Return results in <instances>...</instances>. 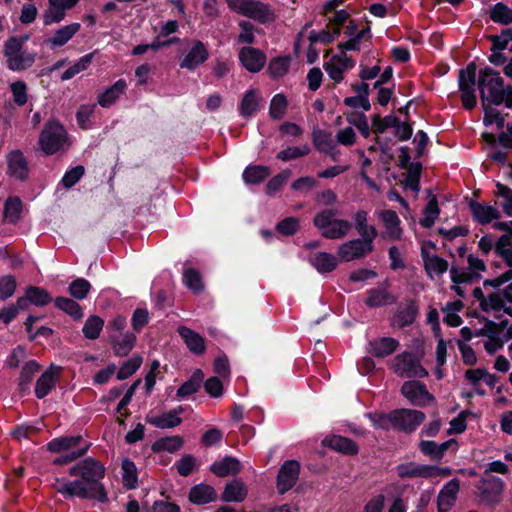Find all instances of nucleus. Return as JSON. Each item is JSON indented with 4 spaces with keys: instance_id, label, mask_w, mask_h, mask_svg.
<instances>
[{
    "instance_id": "nucleus-1",
    "label": "nucleus",
    "mask_w": 512,
    "mask_h": 512,
    "mask_svg": "<svg viewBox=\"0 0 512 512\" xmlns=\"http://www.w3.org/2000/svg\"><path fill=\"white\" fill-rule=\"evenodd\" d=\"M69 475L79 478L72 481L57 479L56 482V490L65 498L78 497L107 502V493L101 483L105 468L99 461L91 457L85 458L69 469Z\"/></svg>"
},
{
    "instance_id": "nucleus-2",
    "label": "nucleus",
    "mask_w": 512,
    "mask_h": 512,
    "mask_svg": "<svg viewBox=\"0 0 512 512\" xmlns=\"http://www.w3.org/2000/svg\"><path fill=\"white\" fill-rule=\"evenodd\" d=\"M478 89L482 104L499 106L504 103L507 108H512V87L505 88L503 78L494 69L486 67L480 70Z\"/></svg>"
},
{
    "instance_id": "nucleus-3",
    "label": "nucleus",
    "mask_w": 512,
    "mask_h": 512,
    "mask_svg": "<svg viewBox=\"0 0 512 512\" xmlns=\"http://www.w3.org/2000/svg\"><path fill=\"white\" fill-rule=\"evenodd\" d=\"M228 7L237 14L261 24L273 22L275 14L271 6L258 0H226Z\"/></svg>"
},
{
    "instance_id": "nucleus-4",
    "label": "nucleus",
    "mask_w": 512,
    "mask_h": 512,
    "mask_svg": "<svg viewBox=\"0 0 512 512\" xmlns=\"http://www.w3.org/2000/svg\"><path fill=\"white\" fill-rule=\"evenodd\" d=\"M67 142V132L63 125L57 121L47 122L39 137V145L47 155H52L62 150Z\"/></svg>"
},
{
    "instance_id": "nucleus-5",
    "label": "nucleus",
    "mask_w": 512,
    "mask_h": 512,
    "mask_svg": "<svg viewBox=\"0 0 512 512\" xmlns=\"http://www.w3.org/2000/svg\"><path fill=\"white\" fill-rule=\"evenodd\" d=\"M391 368L395 374L405 378H424L428 375L419 359L411 352H403L395 356Z\"/></svg>"
},
{
    "instance_id": "nucleus-6",
    "label": "nucleus",
    "mask_w": 512,
    "mask_h": 512,
    "mask_svg": "<svg viewBox=\"0 0 512 512\" xmlns=\"http://www.w3.org/2000/svg\"><path fill=\"white\" fill-rule=\"evenodd\" d=\"M459 90L461 91V100L467 110L476 106L477 99L475 94L476 85V65L469 63L465 69L459 71Z\"/></svg>"
},
{
    "instance_id": "nucleus-7",
    "label": "nucleus",
    "mask_w": 512,
    "mask_h": 512,
    "mask_svg": "<svg viewBox=\"0 0 512 512\" xmlns=\"http://www.w3.org/2000/svg\"><path fill=\"white\" fill-rule=\"evenodd\" d=\"M425 418V414L419 410H393L394 429L397 431L412 433L424 422Z\"/></svg>"
},
{
    "instance_id": "nucleus-8",
    "label": "nucleus",
    "mask_w": 512,
    "mask_h": 512,
    "mask_svg": "<svg viewBox=\"0 0 512 512\" xmlns=\"http://www.w3.org/2000/svg\"><path fill=\"white\" fill-rule=\"evenodd\" d=\"M377 216L384 228L381 237L388 241H400L403 238L404 230L398 214L390 209L380 210Z\"/></svg>"
},
{
    "instance_id": "nucleus-9",
    "label": "nucleus",
    "mask_w": 512,
    "mask_h": 512,
    "mask_svg": "<svg viewBox=\"0 0 512 512\" xmlns=\"http://www.w3.org/2000/svg\"><path fill=\"white\" fill-rule=\"evenodd\" d=\"M402 394L415 406H426L434 402V396L429 393L424 383L411 380L406 381L401 387Z\"/></svg>"
},
{
    "instance_id": "nucleus-10",
    "label": "nucleus",
    "mask_w": 512,
    "mask_h": 512,
    "mask_svg": "<svg viewBox=\"0 0 512 512\" xmlns=\"http://www.w3.org/2000/svg\"><path fill=\"white\" fill-rule=\"evenodd\" d=\"M300 464L296 460H287L280 467L277 476V489L280 494L289 491L297 482Z\"/></svg>"
},
{
    "instance_id": "nucleus-11",
    "label": "nucleus",
    "mask_w": 512,
    "mask_h": 512,
    "mask_svg": "<svg viewBox=\"0 0 512 512\" xmlns=\"http://www.w3.org/2000/svg\"><path fill=\"white\" fill-rule=\"evenodd\" d=\"M208 58L209 52L206 45L200 40H195L180 61L179 66L193 71L203 65Z\"/></svg>"
},
{
    "instance_id": "nucleus-12",
    "label": "nucleus",
    "mask_w": 512,
    "mask_h": 512,
    "mask_svg": "<svg viewBox=\"0 0 512 512\" xmlns=\"http://www.w3.org/2000/svg\"><path fill=\"white\" fill-rule=\"evenodd\" d=\"M238 58L241 65L250 73L261 71L267 60L263 51L251 46L241 48L238 53Z\"/></svg>"
},
{
    "instance_id": "nucleus-13",
    "label": "nucleus",
    "mask_w": 512,
    "mask_h": 512,
    "mask_svg": "<svg viewBox=\"0 0 512 512\" xmlns=\"http://www.w3.org/2000/svg\"><path fill=\"white\" fill-rule=\"evenodd\" d=\"M373 243L358 238L343 243L338 250V255L343 261H351L361 258L373 250Z\"/></svg>"
},
{
    "instance_id": "nucleus-14",
    "label": "nucleus",
    "mask_w": 512,
    "mask_h": 512,
    "mask_svg": "<svg viewBox=\"0 0 512 512\" xmlns=\"http://www.w3.org/2000/svg\"><path fill=\"white\" fill-rule=\"evenodd\" d=\"M504 487V481L498 477L482 479L477 486L481 499L488 504H494L500 500Z\"/></svg>"
},
{
    "instance_id": "nucleus-15",
    "label": "nucleus",
    "mask_w": 512,
    "mask_h": 512,
    "mask_svg": "<svg viewBox=\"0 0 512 512\" xmlns=\"http://www.w3.org/2000/svg\"><path fill=\"white\" fill-rule=\"evenodd\" d=\"M61 373V367L51 364L38 378L35 386V395L38 399L46 397L55 388Z\"/></svg>"
},
{
    "instance_id": "nucleus-16",
    "label": "nucleus",
    "mask_w": 512,
    "mask_h": 512,
    "mask_svg": "<svg viewBox=\"0 0 512 512\" xmlns=\"http://www.w3.org/2000/svg\"><path fill=\"white\" fill-rule=\"evenodd\" d=\"M421 257L425 272L431 280L443 276L449 268L447 260L436 254H430L424 247L421 248Z\"/></svg>"
},
{
    "instance_id": "nucleus-17",
    "label": "nucleus",
    "mask_w": 512,
    "mask_h": 512,
    "mask_svg": "<svg viewBox=\"0 0 512 512\" xmlns=\"http://www.w3.org/2000/svg\"><path fill=\"white\" fill-rule=\"evenodd\" d=\"M469 208L473 219L481 225L489 224L501 217V212L496 207L487 203L470 200Z\"/></svg>"
},
{
    "instance_id": "nucleus-18",
    "label": "nucleus",
    "mask_w": 512,
    "mask_h": 512,
    "mask_svg": "<svg viewBox=\"0 0 512 512\" xmlns=\"http://www.w3.org/2000/svg\"><path fill=\"white\" fill-rule=\"evenodd\" d=\"M460 489V481L457 478L450 480L440 490L437 497L438 512H448L455 504Z\"/></svg>"
},
{
    "instance_id": "nucleus-19",
    "label": "nucleus",
    "mask_w": 512,
    "mask_h": 512,
    "mask_svg": "<svg viewBox=\"0 0 512 512\" xmlns=\"http://www.w3.org/2000/svg\"><path fill=\"white\" fill-rule=\"evenodd\" d=\"M399 341L392 337H381L367 344V352L377 358H385L393 354L399 347Z\"/></svg>"
},
{
    "instance_id": "nucleus-20",
    "label": "nucleus",
    "mask_w": 512,
    "mask_h": 512,
    "mask_svg": "<svg viewBox=\"0 0 512 512\" xmlns=\"http://www.w3.org/2000/svg\"><path fill=\"white\" fill-rule=\"evenodd\" d=\"M184 412V408L179 406L167 412H164L161 415L157 416H147L146 421L159 429H169L174 428L181 424L182 419L180 418V414Z\"/></svg>"
},
{
    "instance_id": "nucleus-21",
    "label": "nucleus",
    "mask_w": 512,
    "mask_h": 512,
    "mask_svg": "<svg viewBox=\"0 0 512 512\" xmlns=\"http://www.w3.org/2000/svg\"><path fill=\"white\" fill-rule=\"evenodd\" d=\"M109 342L112 346L113 353L118 357H124L134 348L136 335L132 332H126L123 335L111 333Z\"/></svg>"
},
{
    "instance_id": "nucleus-22",
    "label": "nucleus",
    "mask_w": 512,
    "mask_h": 512,
    "mask_svg": "<svg viewBox=\"0 0 512 512\" xmlns=\"http://www.w3.org/2000/svg\"><path fill=\"white\" fill-rule=\"evenodd\" d=\"M397 474L401 478H430L435 475V469L434 466L409 462L398 465Z\"/></svg>"
},
{
    "instance_id": "nucleus-23",
    "label": "nucleus",
    "mask_w": 512,
    "mask_h": 512,
    "mask_svg": "<svg viewBox=\"0 0 512 512\" xmlns=\"http://www.w3.org/2000/svg\"><path fill=\"white\" fill-rule=\"evenodd\" d=\"M8 172L18 180H25L28 177V163L20 150H14L7 157Z\"/></svg>"
},
{
    "instance_id": "nucleus-24",
    "label": "nucleus",
    "mask_w": 512,
    "mask_h": 512,
    "mask_svg": "<svg viewBox=\"0 0 512 512\" xmlns=\"http://www.w3.org/2000/svg\"><path fill=\"white\" fill-rule=\"evenodd\" d=\"M177 332L190 352L196 355H201L205 352V340L199 333L186 326H179Z\"/></svg>"
},
{
    "instance_id": "nucleus-25",
    "label": "nucleus",
    "mask_w": 512,
    "mask_h": 512,
    "mask_svg": "<svg viewBox=\"0 0 512 512\" xmlns=\"http://www.w3.org/2000/svg\"><path fill=\"white\" fill-rule=\"evenodd\" d=\"M456 444L455 439H449L442 443H436L434 441L422 440L419 443V450L425 456H428L431 460L440 461L445 452L452 446Z\"/></svg>"
},
{
    "instance_id": "nucleus-26",
    "label": "nucleus",
    "mask_w": 512,
    "mask_h": 512,
    "mask_svg": "<svg viewBox=\"0 0 512 512\" xmlns=\"http://www.w3.org/2000/svg\"><path fill=\"white\" fill-rule=\"evenodd\" d=\"M323 444L337 452L346 455H355L358 453L357 444L350 438L340 435L328 436L323 440Z\"/></svg>"
},
{
    "instance_id": "nucleus-27",
    "label": "nucleus",
    "mask_w": 512,
    "mask_h": 512,
    "mask_svg": "<svg viewBox=\"0 0 512 512\" xmlns=\"http://www.w3.org/2000/svg\"><path fill=\"white\" fill-rule=\"evenodd\" d=\"M367 218L368 214L366 211H357L354 215V225L361 239L373 243L378 235V231L374 226L368 225Z\"/></svg>"
},
{
    "instance_id": "nucleus-28",
    "label": "nucleus",
    "mask_w": 512,
    "mask_h": 512,
    "mask_svg": "<svg viewBox=\"0 0 512 512\" xmlns=\"http://www.w3.org/2000/svg\"><path fill=\"white\" fill-rule=\"evenodd\" d=\"M366 294L365 304L370 308L391 305L396 302V298L384 288H372L367 290Z\"/></svg>"
},
{
    "instance_id": "nucleus-29",
    "label": "nucleus",
    "mask_w": 512,
    "mask_h": 512,
    "mask_svg": "<svg viewBox=\"0 0 512 512\" xmlns=\"http://www.w3.org/2000/svg\"><path fill=\"white\" fill-rule=\"evenodd\" d=\"M260 109V97L256 90H247L240 102L239 113L244 118L254 116Z\"/></svg>"
},
{
    "instance_id": "nucleus-30",
    "label": "nucleus",
    "mask_w": 512,
    "mask_h": 512,
    "mask_svg": "<svg viewBox=\"0 0 512 512\" xmlns=\"http://www.w3.org/2000/svg\"><path fill=\"white\" fill-rule=\"evenodd\" d=\"M127 83L124 79L117 80L111 87L107 88L98 96V103L103 108L113 105L116 100L124 93Z\"/></svg>"
},
{
    "instance_id": "nucleus-31",
    "label": "nucleus",
    "mask_w": 512,
    "mask_h": 512,
    "mask_svg": "<svg viewBox=\"0 0 512 512\" xmlns=\"http://www.w3.org/2000/svg\"><path fill=\"white\" fill-rule=\"evenodd\" d=\"M82 441V436H64L51 440L47 444V449L53 453L70 452L77 450L79 443Z\"/></svg>"
},
{
    "instance_id": "nucleus-32",
    "label": "nucleus",
    "mask_w": 512,
    "mask_h": 512,
    "mask_svg": "<svg viewBox=\"0 0 512 512\" xmlns=\"http://www.w3.org/2000/svg\"><path fill=\"white\" fill-rule=\"evenodd\" d=\"M309 263L319 273L332 272L337 267V259L334 255L326 252H317L309 257Z\"/></svg>"
},
{
    "instance_id": "nucleus-33",
    "label": "nucleus",
    "mask_w": 512,
    "mask_h": 512,
    "mask_svg": "<svg viewBox=\"0 0 512 512\" xmlns=\"http://www.w3.org/2000/svg\"><path fill=\"white\" fill-rule=\"evenodd\" d=\"M81 24L78 22L59 28L54 35L48 40L51 47H61L68 43L74 35L80 30Z\"/></svg>"
},
{
    "instance_id": "nucleus-34",
    "label": "nucleus",
    "mask_w": 512,
    "mask_h": 512,
    "mask_svg": "<svg viewBox=\"0 0 512 512\" xmlns=\"http://www.w3.org/2000/svg\"><path fill=\"white\" fill-rule=\"evenodd\" d=\"M216 497L214 488L206 484L196 485L189 492V500L195 504H207L214 501Z\"/></svg>"
},
{
    "instance_id": "nucleus-35",
    "label": "nucleus",
    "mask_w": 512,
    "mask_h": 512,
    "mask_svg": "<svg viewBox=\"0 0 512 512\" xmlns=\"http://www.w3.org/2000/svg\"><path fill=\"white\" fill-rule=\"evenodd\" d=\"M240 469L241 464L239 460L234 457H225L221 461L214 462L211 466V471L219 477L236 474Z\"/></svg>"
},
{
    "instance_id": "nucleus-36",
    "label": "nucleus",
    "mask_w": 512,
    "mask_h": 512,
    "mask_svg": "<svg viewBox=\"0 0 512 512\" xmlns=\"http://www.w3.org/2000/svg\"><path fill=\"white\" fill-rule=\"evenodd\" d=\"M497 255L505 260L507 266L510 267V269L494 279L486 280L484 282L485 286L489 285L494 288H499L506 282L512 280V246L509 249L500 251L497 253Z\"/></svg>"
},
{
    "instance_id": "nucleus-37",
    "label": "nucleus",
    "mask_w": 512,
    "mask_h": 512,
    "mask_svg": "<svg viewBox=\"0 0 512 512\" xmlns=\"http://www.w3.org/2000/svg\"><path fill=\"white\" fill-rule=\"evenodd\" d=\"M247 496V488L243 482L234 480L228 483L223 493L226 502H242Z\"/></svg>"
},
{
    "instance_id": "nucleus-38",
    "label": "nucleus",
    "mask_w": 512,
    "mask_h": 512,
    "mask_svg": "<svg viewBox=\"0 0 512 512\" xmlns=\"http://www.w3.org/2000/svg\"><path fill=\"white\" fill-rule=\"evenodd\" d=\"M203 372L201 370H196L189 380L184 382L177 390L176 396L178 398H186L195 394L203 381Z\"/></svg>"
},
{
    "instance_id": "nucleus-39",
    "label": "nucleus",
    "mask_w": 512,
    "mask_h": 512,
    "mask_svg": "<svg viewBox=\"0 0 512 512\" xmlns=\"http://www.w3.org/2000/svg\"><path fill=\"white\" fill-rule=\"evenodd\" d=\"M271 171L269 167L263 165L248 166L243 172V180L246 184H259L264 181Z\"/></svg>"
},
{
    "instance_id": "nucleus-40",
    "label": "nucleus",
    "mask_w": 512,
    "mask_h": 512,
    "mask_svg": "<svg viewBox=\"0 0 512 512\" xmlns=\"http://www.w3.org/2000/svg\"><path fill=\"white\" fill-rule=\"evenodd\" d=\"M352 225L350 222L344 219H338L333 221L331 225L324 230L323 237L327 239H341L348 235Z\"/></svg>"
},
{
    "instance_id": "nucleus-41",
    "label": "nucleus",
    "mask_w": 512,
    "mask_h": 512,
    "mask_svg": "<svg viewBox=\"0 0 512 512\" xmlns=\"http://www.w3.org/2000/svg\"><path fill=\"white\" fill-rule=\"evenodd\" d=\"M35 62V53L23 51L6 60L7 68L11 71H21L30 68Z\"/></svg>"
},
{
    "instance_id": "nucleus-42",
    "label": "nucleus",
    "mask_w": 512,
    "mask_h": 512,
    "mask_svg": "<svg viewBox=\"0 0 512 512\" xmlns=\"http://www.w3.org/2000/svg\"><path fill=\"white\" fill-rule=\"evenodd\" d=\"M103 327L104 320L97 315H92L86 319L82 332L86 339L95 340L99 337Z\"/></svg>"
},
{
    "instance_id": "nucleus-43",
    "label": "nucleus",
    "mask_w": 512,
    "mask_h": 512,
    "mask_svg": "<svg viewBox=\"0 0 512 512\" xmlns=\"http://www.w3.org/2000/svg\"><path fill=\"white\" fill-rule=\"evenodd\" d=\"M183 445V439L180 436H169L158 439L152 445L154 452L167 451L170 453L176 452Z\"/></svg>"
},
{
    "instance_id": "nucleus-44",
    "label": "nucleus",
    "mask_w": 512,
    "mask_h": 512,
    "mask_svg": "<svg viewBox=\"0 0 512 512\" xmlns=\"http://www.w3.org/2000/svg\"><path fill=\"white\" fill-rule=\"evenodd\" d=\"M22 212V202L18 197H9L4 205V219L8 223H16Z\"/></svg>"
},
{
    "instance_id": "nucleus-45",
    "label": "nucleus",
    "mask_w": 512,
    "mask_h": 512,
    "mask_svg": "<svg viewBox=\"0 0 512 512\" xmlns=\"http://www.w3.org/2000/svg\"><path fill=\"white\" fill-rule=\"evenodd\" d=\"M93 56V53H89L79 58L72 66L63 72L61 80H70L80 72L85 71L90 66Z\"/></svg>"
},
{
    "instance_id": "nucleus-46",
    "label": "nucleus",
    "mask_w": 512,
    "mask_h": 512,
    "mask_svg": "<svg viewBox=\"0 0 512 512\" xmlns=\"http://www.w3.org/2000/svg\"><path fill=\"white\" fill-rule=\"evenodd\" d=\"M28 40V36L23 37H16L12 36L9 37L4 45H3V55L6 58V60L16 56L17 54L23 52V46L24 43Z\"/></svg>"
},
{
    "instance_id": "nucleus-47",
    "label": "nucleus",
    "mask_w": 512,
    "mask_h": 512,
    "mask_svg": "<svg viewBox=\"0 0 512 512\" xmlns=\"http://www.w3.org/2000/svg\"><path fill=\"white\" fill-rule=\"evenodd\" d=\"M54 303L57 308L64 311L74 319H80L83 316V311L80 305L73 299L57 297Z\"/></svg>"
},
{
    "instance_id": "nucleus-48",
    "label": "nucleus",
    "mask_w": 512,
    "mask_h": 512,
    "mask_svg": "<svg viewBox=\"0 0 512 512\" xmlns=\"http://www.w3.org/2000/svg\"><path fill=\"white\" fill-rule=\"evenodd\" d=\"M290 57L281 56L270 60L268 65V72L273 78L283 77L289 70Z\"/></svg>"
},
{
    "instance_id": "nucleus-49",
    "label": "nucleus",
    "mask_w": 512,
    "mask_h": 512,
    "mask_svg": "<svg viewBox=\"0 0 512 512\" xmlns=\"http://www.w3.org/2000/svg\"><path fill=\"white\" fill-rule=\"evenodd\" d=\"M492 103L482 104L484 109L483 122L486 126L496 124L498 129H502L505 125V119L499 112V110Z\"/></svg>"
},
{
    "instance_id": "nucleus-50",
    "label": "nucleus",
    "mask_w": 512,
    "mask_h": 512,
    "mask_svg": "<svg viewBox=\"0 0 512 512\" xmlns=\"http://www.w3.org/2000/svg\"><path fill=\"white\" fill-rule=\"evenodd\" d=\"M313 144L315 148L324 153L328 148H331L336 141L332 137V133L322 129H316L313 131Z\"/></svg>"
},
{
    "instance_id": "nucleus-51",
    "label": "nucleus",
    "mask_w": 512,
    "mask_h": 512,
    "mask_svg": "<svg viewBox=\"0 0 512 512\" xmlns=\"http://www.w3.org/2000/svg\"><path fill=\"white\" fill-rule=\"evenodd\" d=\"M26 295L31 304L35 306H45L52 300L50 294L43 288L30 286L26 290Z\"/></svg>"
},
{
    "instance_id": "nucleus-52",
    "label": "nucleus",
    "mask_w": 512,
    "mask_h": 512,
    "mask_svg": "<svg viewBox=\"0 0 512 512\" xmlns=\"http://www.w3.org/2000/svg\"><path fill=\"white\" fill-rule=\"evenodd\" d=\"M123 484L128 489H133L137 484V469L133 461L124 459L121 465Z\"/></svg>"
},
{
    "instance_id": "nucleus-53",
    "label": "nucleus",
    "mask_w": 512,
    "mask_h": 512,
    "mask_svg": "<svg viewBox=\"0 0 512 512\" xmlns=\"http://www.w3.org/2000/svg\"><path fill=\"white\" fill-rule=\"evenodd\" d=\"M346 120L352 126H355L364 138H368L371 133V129L364 113L352 112L347 114Z\"/></svg>"
},
{
    "instance_id": "nucleus-54",
    "label": "nucleus",
    "mask_w": 512,
    "mask_h": 512,
    "mask_svg": "<svg viewBox=\"0 0 512 512\" xmlns=\"http://www.w3.org/2000/svg\"><path fill=\"white\" fill-rule=\"evenodd\" d=\"M490 18L496 23L508 25L512 23V10L504 3H497L490 11Z\"/></svg>"
},
{
    "instance_id": "nucleus-55",
    "label": "nucleus",
    "mask_w": 512,
    "mask_h": 512,
    "mask_svg": "<svg viewBox=\"0 0 512 512\" xmlns=\"http://www.w3.org/2000/svg\"><path fill=\"white\" fill-rule=\"evenodd\" d=\"M337 215H338L337 210H333V209L322 210L314 216L313 224L315 227H317L319 230H321V234L323 235L324 230L327 229L333 221L338 220L336 218Z\"/></svg>"
},
{
    "instance_id": "nucleus-56",
    "label": "nucleus",
    "mask_w": 512,
    "mask_h": 512,
    "mask_svg": "<svg viewBox=\"0 0 512 512\" xmlns=\"http://www.w3.org/2000/svg\"><path fill=\"white\" fill-rule=\"evenodd\" d=\"M142 361L143 359L139 355H134L131 358H129L126 362L123 363V365L118 370L117 378L119 380L129 378L140 368Z\"/></svg>"
},
{
    "instance_id": "nucleus-57",
    "label": "nucleus",
    "mask_w": 512,
    "mask_h": 512,
    "mask_svg": "<svg viewBox=\"0 0 512 512\" xmlns=\"http://www.w3.org/2000/svg\"><path fill=\"white\" fill-rule=\"evenodd\" d=\"M398 123L399 119L393 115H388L383 118L379 115H374L372 117V130L376 134L384 133L388 128H394Z\"/></svg>"
},
{
    "instance_id": "nucleus-58",
    "label": "nucleus",
    "mask_w": 512,
    "mask_h": 512,
    "mask_svg": "<svg viewBox=\"0 0 512 512\" xmlns=\"http://www.w3.org/2000/svg\"><path fill=\"white\" fill-rule=\"evenodd\" d=\"M439 207H438V201L435 196H433L427 203L424 213L425 216L420 220V224L423 227L430 228L434 225L435 220L437 219L439 215Z\"/></svg>"
},
{
    "instance_id": "nucleus-59",
    "label": "nucleus",
    "mask_w": 512,
    "mask_h": 512,
    "mask_svg": "<svg viewBox=\"0 0 512 512\" xmlns=\"http://www.w3.org/2000/svg\"><path fill=\"white\" fill-rule=\"evenodd\" d=\"M183 281L184 284L194 293H199L203 289L200 273L193 268L185 269Z\"/></svg>"
},
{
    "instance_id": "nucleus-60",
    "label": "nucleus",
    "mask_w": 512,
    "mask_h": 512,
    "mask_svg": "<svg viewBox=\"0 0 512 512\" xmlns=\"http://www.w3.org/2000/svg\"><path fill=\"white\" fill-rule=\"evenodd\" d=\"M90 289H91V285H90L89 281H87L84 278H78V279L74 280L69 285V288H68L70 295L73 298L78 299V300H82V299L86 298Z\"/></svg>"
},
{
    "instance_id": "nucleus-61",
    "label": "nucleus",
    "mask_w": 512,
    "mask_h": 512,
    "mask_svg": "<svg viewBox=\"0 0 512 512\" xmlns=\"http://www.w3.org/2000/svg\"><path fill=\"white\" fill-rule=\"evenodd\" d=\"M287 109V100L283 94H276L270 103L269 114L273 119L280 120Z\"/></svg>"
},
{
    "instance_id": "nucleus-62",
    "label": "nucleus",
    "mask_w": 512,
    "mask_h": 512,
    "mask_svg": "<svg viewBox=\"0 0 512 512\" xmlns=\"http://www.w3.org/2000/svg\"><path fill=\"white\" fill-rule=\"evenodd\" d=\"M240 33L237 37V42L241 44L251 45L255 42L254 25L246 20L239 22Z\"/></svg>"
},
{
    "instance_id": "nucleus-63",
    "label": "nucleus",
    "mask_w": 512,
    "mask_h": 512,
    "mask_svg": "<svg viewBox=\"0 0 512 512\" xmlns=\"http://www.w3.org/2000/svg\"><path fill=\"white\" fill-rule=\"evenodd\" d=\"M291 171L285 169L276 176L272 177L266 185V193L272 195L277 192L290 178Z\"/></svg>"
},
{
    "instance_id": "nucleus-64",
    "label": "nucleus",
    "mask_w": 512,
    "mask_h": 512,
    "mask_svg": "<svg viewBox=\"0 0 512 512\" xmlns=\"http://www.w3.org/2000/svg\"><path fill=\"white\" fill-rule=\"evenodd\" d=\"M415 314V309L412 306H408L395 315L393 325L399 328L409 326L415 320Z\"/></svg>"
}]
</instances>
